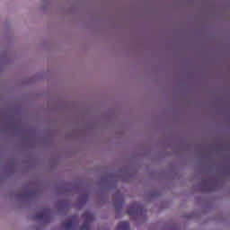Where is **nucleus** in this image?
I'll list each match as a JSON object with an SVG mask.
<instances>
[{"instance_id":"obj_1","label":"nucleus","mask_w":230,"mask_h":230,"mask_svg":"<svg viewBox=\"0 0 230 230\" xmlns=\"http://www.w3.org/2000/svg\"><path fill=\"white\" fill-rule=\"evenodd\" d=\"M130 219L137 220L144 219L146 216V209L144 205L140 203H131L127 210Z\"/></svg>"},{"instance_id":"obj_2","label":"nucleus","mask_w":230,"mask_h":230,"mask_svg":"<svg viewBox=\"0 0 230 230\" xmlns=\"http://www.w3.org/2000/svg\"><path fill=\"white\" fill-rule=\"evenodd\" d=\"M33 219L42 222L43 224H49L53 221V212L50 208L44 207L33 216Z\"/></svg>"},{"instance_id":"obj_3","label":"nucleus","mask_w":230,"mask_h":230,"mask_svg":"<svg viewBox=\"0 0 230 230\" xmlns=\"http://www.w3.org/2000/svg\"><path fill=\"white\" fill-rule=\"evenodd\" d=\"M82 218L84 219V222L82 224L80 230H91V223L95 220V214L86 211L82 215Z\"/></svg>"},{"instance_id":"obj_4","label":"nucleus","mask_w":230,"mask_h":230,"mask_svg":"<svg viewBox=\"0 0 230 230\" xmlns=\"http://www.w3.org/2000/svg\"><path fill=\"white\" fill-rule=\"evenodd\" d=\"M79 224V220L76 215L68 217L65 223L64 227L66 230H75Z\"/></svg>"},{"instance_id":"obj_5","label":"nucleus","mask_w":230,"mask_h":230,"mask_svg":"<svg viewBox=\"0 0 230 230\" xmlns=\"http://www.w3.org/2000/svg\"><path fill=\"white\" fill-rule=\"evenodd\" d=\"M113 207L115 208L116 218H119L120 213L123 212L124 203L123 202H115V203H113Z\"/></svg>"},{"instance_id":"obj_6","label":"nucleus","mask_w":230,"mask_h":230,"mask_svg":"<svg viewBox=\"0 0 230 230\" xmlns=\"http://www.w3.org/2000/svg\"><path fill=\"white\" fill-rule=\"evenodd\" d=\"M116 230H130V225L127 221H123L117 225Z\"/></svg>"},{"instance_id":"obj_7","label":"nucleus","mask_w":230,"mask_h":230,"mask_svg":"<svg viewBox=\"0 0 230 230\" xmlns=\"http://www.w3.org/2000/svg\"><path fill=\"white\" fill-rule=\"evenodd\" d=\"M61 204H62V203H59V204H58V208H59L58 210H59V211H60Z\"/></svg>"},{"instance_id":"obj_8","label":"nucleus","mask_w":230,"mask_h":230,"mask_svg":"<svg viewBox=\"0 0 230 230\" xmlns=\"http://www.w3.org/2000/svg\"><path fill=\"white\" fill-rule=\"evenodd\" d=\"M22 204L26 205V204H31V203H22Z\"/></svg>"},{"instance_id":"obj_9","label":"nucleus","mask_w":230,"mask_h":230,"mask_svg":"<svg viewBox=\"0 0 230 230\" xmlns=\"http://www.w3.org/2000/svg\"><path fill=\"white\" fill-rule=\"evenodd\" d=\"M85 203H81L82 206H84Z\"/></svg>"}]
</instances>
